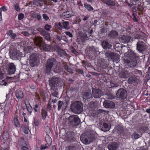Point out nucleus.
I'll return each mask as SVG.
<instances>
[{"mask_svg": "<svg viewBox=\"0 0 150 150\" xmlns=\"http://www.w3.org/2000/svg\"><path fill=\"white\" fill-rule=\"evenodd\" d=\"M127 56L126 59H124L125 66L127 67H133L135 66L137 64L136 58L137 55L134 51L129 50L127 53L125 54V55Z\"/></svg>", "mask_w": 150, "mask_h": 150, "instance_id": "nucleus-1", "label": "nucleus"}, {"mask_svg": "<svg viewBox=\"0 0 150 150\" xmlns=\"http://www.w3.org/2000/svg\"><path fill=\"white\" fill-rule=\"evenodd\" d=\"M80 139L83 143L88 144L93 142L95 138L93 134L89 132H87L81 135Z\"/></svg>", "mask_w": 150, "mask_h": 150, "instance_id": "nucleus-2", "label": "nucleus"}, {"mask_svg": "<svg viewBox=\"0 0 150 150\" xmlns=\"http://www.w3.org/2000/svg\"><path fill=\"white\" fill-rule=\"evenodd\" d=\"M80 139L83 143L88 144L93 142L95 138L93 134L89 132H87L81 135Z\"/></svg>", "mask_w": 150, "mask_h": 150, "instance_id": "nucleus-3", "label": "nucleus"}, {"mask_svg": "<svg viewBox=\"0 0 150 150\" xmlns=\"http://www.w3.org/2000/svg\"><path fill=\"white\" fill-rule=\"evenodd\" d=\"M83 105L79 101H76L72 104L71 106V111L75 114H79L83 110Z\"/></svg>", "mask_w": 150, "mask_h": 150, "instance_id": "nucleus-4", "label": "nucleus"}, {"mask_svg": "<svg viewBox=\"0 0 150 150\" xmlns=\"http://www.w3.org/2000/svg\"><path fill=\"white\" fill-rule=\"evenodd\" d=\"M106 57L109 59L112 60L113 62H119L120 61L119 56L118 54L110 51L106 52L105 54Z\"/></svg>", "mask_w": 150, "mask_h": 150, "instance_id": "nucleus-5", "label": "nucleus"}, {"mask_svg": "<svg viewBox=\"0 0 150 150\" xmlns=\"http://www.w3.org/2000/svg\"><path fill=\"white\" fill-rule=\"evenodd\" d=\"M56 62V60L54 58H50L48 60L45 66V72L48 74H49L52 68Z\"/></svg>", "mask_w": 150, "mask_h": 150, "instance_id": "nucleus-6", "label": "nucleus"}, {"mask_svg": "<svg viewBox=\"0 0 150 150\" xmlns=\"http://www.w3.org/2000/svg\"><path fill=\"white\" fill-rule=\"evenodd\" d=\"M49 84L51 88L53 90L56 88L57 87H61L62 86V84H60V82L57 77L52 78L50 81Z\"/></svg>", "mask_w": 150, "mask_h": 150, "instance_id": "nucleus-7", "label": "nucleus"}, {"mask_svg": "<svg viewBox=\"0 0 150 150\" xmlns=\"http://www.w3.org/2000/svg\"><path fill=\"white\" fill-rule=\"evenodd\" d=\"M69 123L73 126L78 125L80 123V121L77 115H73L68 118Z\"/></svg>", "mask_w": 150, "mask_h": 150, "instance_id": "nucleus-8", "label": "nucleus"}, {"mask_svg": "<svg viewBox=\"0 0 150 150\" xmlns=\"http://www.w3.org/2000/svg\"><path fill=\"white\" fill-rule=\"evenodd\" d=\"M146 46L145 43L142 41H138L137 43V49L140 52H142L146 50Z\"/></svg>", "mask_w": 150, "mask_h": 150, "instance_id": "nucleus-9", "label": "nucleus"}, {"mask_svg": "<svg viewBox=\"0 0 150 150\" xmlns=\"http://www.w3.org/2000/svg\"><path fill=\"white\" fill-rule=\"evenodd\" d=\"M38 45L40 47H42L43 50L46 51H49L50 50L51 47L49 45L45 44L43 42L42 40V38L41 37L40 40H38Z\"/></svg>", "mask_w": 150, "mask_h": 150, "instance_id": "nucleus-10", "label": "nucleus"}, {"mask_svg": "<svg viewBox=\"0 0 150 150\" xmlns=\"http://www.w3.org/2000/svg\"><path fill=\"white\" fill-rule=\"evenodd\" d=\"M132 73L129 72L128 70L125 69L122 70L120 74V77L121 78H127L132 75Z\"/></svg>", "mask_w": 150, "mask_h": 150, "instance_id": "nucleus-11", "label": "nucleus"}, {"mask_svg": "<svg viewBox=\"0 0 150 150\" xmlns=\"http://www.w3.org/2000/svg\"><path fill=\"white\" fill-rule=\"evenodd\" d=\"M16 70V68L14 64L11 63L8 66V69L7 74H14Z\"/></svg>", "mask_w": 150, "mask_h": 150, "instance_id": "nucleus-12", "label": "nucleus"}, {"mask_svg": "<svg viewBox=\"0 0 150 150\" xmlns=\"http://www.w3.org/2000/svg\"><path fill=\"white\" fill-rule=\"evenodd\" d=\"M65 141L71 142L74 140V133L71 132H67L65 135Z\"/></svg>", "mask_w": 150, "mask_h": 150, "instance_id": "nucleus-13", "label": "nucleus"}, {"mask_svg": "<svg viewBox=\"0 0 150 150\" xmlns=\"http://www.w3.org/2000/svg\"><path fill=\"white\" fill-rule=\"evenodd\" d=\"M104 106L107 108H113L115 106V103L109 100H105L103 103Z\"/></svg>", "mask_w": 150, "mask_h": 150, "instance_id": "nucleus-14", "label": "nucleus"}, {"mask_svg": "<svg viewBox=\"0 0 150 150\" xmlns=\"http://www.w3.org/2000/svg\"><path fill=\"white\" fill-rule=\"evenodd\" d=\"M30 63L32 67H35L37 65V58L35 55L32 54L30 56Z\"/></svg>", "mask_w": 150, "mask_h": 150, "instance_id": "nucleus-15", "label": "nucleus"}, {"mask_svg": "<svg viewBox=\"0 0 150 150\" xmlns=\"http://www.w3.org/2000/svg\"><path fill=\"white\" fill-rule=\"evenodd\" d=\"M118 35V32L115 30H112L108 35V38L110 39H115Z\"/></svg>", "mask_w": 150, "mask_h": 150, "instance_id": "nucleus-16", "label": "nucleus"}, {"mask_svg": "<svg viewBox=\"0 0 150 150\" xmlns=\"http://www.w3.org/2000/svg\"><path fill=\"white\" fill-rule=\"evenodd\" d=\"M79 37L81 41L83 42H85L86 40L88 39L87 35L82 32H79Z\"/></svg>", "mask_w": 150, "mask_h": 150, "instance_id": "nucleus-17", "label": "nucleus"}, {"mask_svg": "<svg viewBox=\"0 0 150 150\" xmlns=\"http://www.w3.org/2000/svg\"><path fill=\"white\" fill-rule=\"evenodd\" d=\"M118 144L116 142H113L109 144L108 147L109 150H116L118 148Z\"/></svg>", "mask_w": 150, "mask_h": 150, "instance_id": "nucleus-18", "label": "nucleus"}, {"mask_svg": "<svg viewBox=\"0 0 150 150\" xmlns=\"http://www.w3.org/2000/svg\"><path fill=\"white\" fill-rule=\"evenodd\" d=\"M139 81V79L134 76L129 77L128 80V82L129 84L134 83L136 84H138Z\"/></svg>", "mask_w": 150, "mask_h": 150, "instance_id": "nucleus-19", "label": "nucleus"}, {"mask_svg": "<svg viewBox=\"0 0 150 150\" xmlns=\"http://www.w3.org/2000/svg\"><path fill=\"white\" fill-rule=\"evenodd\" d=\"M101 45L103 48L104 49H110L112 47V45L105 40H103L102 42Z\"/></svg>", "mask_w": 150, "mask_h": 150, "instance_id": "nucleus-20", "label": "nucleus"}, {"mask_svg": "<svg viewBox=\"0 0 150 150\" xmlns=\"http://www.w3.org/2000/svg\"><path fill=\"white\" fill-rule=\"evenodd\" d=\"M130 38L131 37L129 36L123 35L120 38L119 40L121 42L124 43L129 42Z\"/></svg>", "mask_w": 150, "mask_h": 150, "instance_id": "nucleus-21", "label": "nucleus"}, {"mask_svg": "<svg viewBox=\"0 0 150 150\" xmlns=\"http://www.w3.org/2000/svg\"><path fill=\"white\" fill-rule=\"evenodd\" d=\"M100 128L102 130L105 132L109 130L110 127L107 123H104L103 124V125H101L100 126Z\"/></svg>", "mask_w": 150, "mask_h": 150, "instance_id": "nucleus-22", "label": "nucleus"}, {"mask_svg": "<svg viewBox=\"0 0 150 150\" xmlns=\"http://www.w3.org/2000/svg\"><path fill=\"white\" fill-rule=\"evenodd\" d=\"M72 16L71 12L66 11L64 12L62 14L61 17L64 19L69 18Z\"/></svg>", "mask_w": 150, "mask_h": 150, "instance_id": "nucleus-23", "label": "nucleus"}, {"mask_svg": "<svg viewBox=\"0 0 150 150\" xmlns=\"http://www.w3.org/2000/svg\"><path fill=\"white\" fill-rule=\"evenodd\" d=\"M17 110H16L13 119V121L15 126L17 127H18L19 121H18V112Z\"/></svg>", "mask_w": 150, "mask_h": 150, "instance_id": "nucleus-24", "label": "nucleus"}, {"mask_svg": "<svg viewBox=\"0 0 150 150\" xmlns=\"http://www.w3.org/2000/svg\"><path fill=\"white\" fill-rule=\"evenodd\" d=\"M137 38L138 39H143L145 41L147 40V36L145 33L142 32L137 35Z\"/></svg>", "mask_w": 150, "mask_h": 150, "instance_id": "nucleus-25", "label": "nucleus"}, {"mask_svg": "<svg viewBox=\"0 0 150 150\" xmlns=\"http://www.w3.org/2000/svg\"><path fill=\"white\" fill-rule=\"evenodd\" d=\"M116 131L119 134H121L123 133L124 131V129L123 127L118 125L115 128Z\"/></svg>", "mask_w": 150, "mask_h": 150, "instance_id": "nucleus-26", "label": "nucleus"}, {"mask_svg": "<svg viewBox=\"0 0 150 150\" xmlns=\"http://www.w3.org/2000/svg\"><path fill=\"white\" fill-rule=\"evenodd\" d=\"M132 74H136L139 77L142 76V72L141 71L136 69H132Z\"/></svg>", "mask_w": 150, "mask_h": 150, "instance_id": "nucleus-27", "label": "nucleus"}, {"mask_svg": "<svg viewBox=\"0 0 150 150\" xmlns=\"http://www.w3.org/2000/svg\"><path fill=\"white\" fill-rule=\"evenodd\" d=\"M58 54L59 56L60 57L62 56L63 55H64L66 56H67V53L66 51L60 48H59L58 49Z\"/></svg>", "mask_w": 150, "mask_h": 150, "instance_id": "nucleus-28", "label": "nucleus"}, {"mask_svg": "<svg viewBox=\"0 0 150 150\" xmlns=\"http://www.w3.org/2000/svg\"><path fill=\"white\" fill-rule=\"evenodd\" d=\"M18 53L17 51L14 50L12 54H11L10 57L13 59H18Z\"/></svg>", "mask_w": 150, "mask_h": 150, "instance_id": "nucleus-29", "label": "nucleus"}, {"mask_svg": "<svg viewBox=\"0 0 150 150\" xmlns=\"http://www.w3.org/2000/svg\"><path fill=\"white\" fill-rule=\"evenodd\" d=\"M53 71L55 73L60 74L61 73L62 69L60 66L57 65L53 69Z\"/></svg>", "mask_w": 150, "mask_h": 150, "instance_id": "nucleus-30", "label": "nucleus"}, {"mask_svg": "<svg viewBox=\"0 0 150 150\" xmlns=\"http://www.w3.org/2000/svg\"><path fill=\"white\" fill-rule=\"evenodd\" d=\"M21 128L22 131L24 132L25 134H28L29 131L28 127H26L25 125H23L21 126Z\"/></svg>", "mask_w": 150, "mask_h": 150, "instance_id": "nucleus-31", "label": "nucleus"}, {"mask_svg": "<svg viewBox=\"0 0 150 150\" xmlns=\"http://www.w3.org/2000/svg\"><path fill=\"white\" fill-rule=\"evenodd\" d=\"M106 97L108 99H113L117 98V94H105Z\"/></svg>", "mask_w": 150, "mask_h": 150, "instance_id": "nucleus-32", "label": "nucleus"}, {"mask_svg": "<svg viewBox=\"0 0 150 150\" xmlns=\"http://www.w3.org/2000/svg\"><path fill=\"white\" fill-rule=\"evenodd\" d=\"M13 8L16 11H19V1L18 0L13 4Z\"/></svg>", "mask_w": 150, "mask_h": 150, "instance_id": "nucleus-33", "label": "nucleus"}, {"mask_svg": "<svg viewBox=\"0 0 150 150\" xmlns=\"http://www.w3.org/2000/svg\"><path fill=\"white\" fill-rule=\"evenodd\" d=\"M84 7L89 11H93V8L90 4L85 3L84 4Z\"/></svg>", "mask_w": 150, "mask_h": 150, "instance_id": "nucleus-34", "label": "nucleus"}, {"mask_svg": "<svg viewBox=\"0 0 150 150\" xmlns=\"http://www.w3.org/2000/svg\"><path fill=\"white\" fill-rule=\"evenodd\" d=\"M20 146H28V144L27 143L26 141L24 140V139L23 137H21Z\"/></svg>", "mask_w": 150, "mask_h": 150, "instance_id": "nucleus-35", "label": "nucleus"}, {"mask_svg": "<svg viewBox=\"0 0 150 150\" xmlns=\"http://www.w3.org/2000/svg\"><path fill=\"white\" fill-rule=\"evenodd\" d=\"M63 68L69 73H73L72 70L68 65L66 64L63 66Z\"/></svg>", "mask_w": 150, "mask_h": 150, "instance_id": "nucleus-36", "label": "nucleus"}, {"mask_svg": "<svg viewBox=\"0 0 150 150\" xmlns=\"http://www.w3.org/2000/svg\"><path fill=\"white\" fill-rule=\"evenodd\" d=\"M105 3L108 6H115V2L111 0H105Z\"/></svg>", "mask_w": 150, "mask_h": 150, "instance_id": "nucleus-37", "label": "nucleus"}, {"mask_svg": "<svg viewBox=\"0 0 150 150\" xmlns=\"http://www.w3.org/2000/svg\"><path fill=\"white\" fill-rule=\"evenodd\" d=\"M45 131L47 133V135L46 136V140H47V139L48 138L50 141L51 140L49 138V135L48 134L50 133V130L49 127L47 126L45 128ZM47 142V141H46Z\"/></svg>", "mask_w": 150, "mask_h": 150, "instance_id": "nucleus-38", "label": "nucleus"}, {"mask_svg": "<svg viewBox=\"0 0 150 150\" xmlns=\"http://www.w3.org/2000/svg\"><path fill=\"white\" fill-rule=\"evenodd\" d=\"M92 94H102V91L99 89L92 88Z\"/></svg>", "mask_w": 150, "mask_h": 150, "instance_id": "nucleus-39", "label": "nucleus"}, {"mask_svg": "<svg viewBox=\"0 0 150 150\" xmlns=\"http://www.w3.org/2000/svg\"><path fill=\"white\" fill-rule=\"evenodd\" d=\"M66 150H76V149L75 146L71 145L67 146L66 148Z\"/></svg>", "mask_w": 150, "mask_h": 150, "instance_id": "nucleus-40", "label": "nucleus"}, {"mask_svg": "<svg viewBox=\"0 0 150 150\" xmlns=\"http://www.w3.org/2000/svg\"><path fill=\"white\" fill-rule=\"evenodd\" d=\"M116 94H127L126 91L124 88H120L119 89Z\"/></svg>", "mask_w": 150, "mask_h": 150, "instance_id": "nucleus-41", "label": "nucleus"}, {"mask_svg": "<svg viewBox=\"0 0 150 150\" xmlns=\"http://www.w3.org/2000/svg\"><path fill=\"white\" fill-rule=\"evenodd\" d=\"M110 84L109 85V87L110 88H112L114 87H117L119 85L117 83H115L114 82H113L112 81L110 82Z\"/></svg>", "mask_w": 150, "mask_h": 150, "instance_id": "nucleus-42", "label": "nucleus"}, {"mask_svg": "<svg viewBox=\"0 0 150 150\" xmlns=\"http://www.w3.org/2000/svg\"><path fill=\"white\" fill-rule=\"evenodd\" d=\"M58 110H59L63 108V105L64 104L63 102L61 101H59L58 102Z\"/></svg>", "mask_w": 150, "mask_h": 150, "instance_id": "nucleus-43", "label": "nucleus"}, {"mask_svg": "<svg viewBox=\"0 0 150 150\" xmlns=\"http://www.w3.org/2000/svg\"><path fill=\"white\" fill-rule=\"evenodd\" d=\"M117 98L123 100L126 99L127 97V94H117Z\"/></svg>", "mask_w": 150, "mask_h": 150, "instance_id": "nucleus-44", "label": "nucleus"}, {"mask_svg": "<svg viewBox=\"0 0 150 150\" xmlns=\"http://www.w3.org/2000/svg\"><path fill=\"white\" fill-rule=\"evenodd\" d=\"M140 137V136L139 134H137L136 132H134L132 135V138L134 139H138Z\"/></svg>", "mask_w": 150, "mask_h": 150, "instance_id": "nucleus-45", "label": "nucleus"}, {"mask_svg": "<svg viewBox=\"0 0 150 150\" xmlns=\"http://www.w3.org/2000/svg\"><path fill=\"white\" fill-rule=\"evenodd\" d=\"M92 97V94H83V98L84 99L88 100Z\"/></svg>", "mask_w": 150, "mask_h": 150, "instance_id": "nucleus-46", "label": "nucleus"}, {"mask_svg": "<svg viewBox=\"0 0 150 150\" xmlns=\"http://www.w3.org/2000/svg\"><path fill=\"white\" fill-rule=\"evenodd\" d=\"M64 28L65 29H68L69 23L68 21H64L63 23Z\"/></svg>", "mask_w": 150, "mask_h": 150, "instance_id": "nucleus-47", "label": "nucleus"}, {"mask_svg": "<svg viewBox=\"0 0 150 150\" xmlns=\"http://www.w3.org/2000/svg\"><path fill=\"white\" fill-rule=\"evenodd\" d=\"M8 137V135L7 133H4L3 135V140L4 141L7 140Z\"/></svg>", "mask_w": 150, "mask_h": 150, "instance_id": "nucleus-48", "label": "nucleus"}, {"mask_svg": "<svg viewBox=\"0 0 150 150\" xmlns=\"http://www.w3.org/2000/svg\"><path fill=\"white\" fill-rule=\"evenodd\" d=\"M37 30L40 32L41 33H42V34L43 35H45V33H46V32L45 31V30L42 28H38L37 29Z\"/></svg>", "mask_w": 150, "mask_h": 150, "instance_id": "nucleus-49", "label": "nucleus"}, {"mask_svg": "<svg viewBox=\"0 0 150 150\" xmlns=\"http://www.w3.org/2000/svg\"><path fill=\"white\" fill-rule=\"evenodd\" d=\"M32 48L31 47L29 46L27 47L24 50L25 52L26 53L30 52L32 50Z\"/></svg>", "mask_w": 150, "mask_h": 150, "instance_id": "nucleus-50", "label": "nucleus"}, {"mask_svg": "<svg viewBox=\"0 0 150 150\" xmlns=\"http://www.w3.org/2000/svg\"><path fill=\"white\" fill-rule=\"evenodd\" d=\"M29 144H28V146H21V150H29L30 149L29 148Z\"/></svg>", "mask_w": 150, "mask_h": 150, "instance_id": "nucleus-51", "label": "nucleus"}, {"mask_svg": "<svg viewBox=\"0 0 150 150\" xmlns=\"http://www.w3.org/2000/svg\"><path fill=\"white\" fill-rule=\"evenodd\" d=\"M64 33L66 35L69 37L72 38L73 37L72 33L69 31H65Z\"/></svg>", "mask_w": 150, "mask_h": 150, "instance_id": "nucleus-52", "label": "nucleus"}, {"mask_svg": "<svg viewBox=\"0 0 150 150\" xmlns=\"http://www.w3.org/2000/svg\"><path fill=\"white\" fill-rule=\"evenodd\" d=\"M51 28V26L48 24H46L45 26V29L47 31H50V28Z\"/></svg>", "mask_w": 150, "mask_h": 150, "instance_id": "nucleus-53", "label": "nucleus"}, {"mask_svg": "<svg viewBox=\"0 0 150 150\" xmlns=\"http://www.w3.org/2000/svg\"><path fill=\"white\" fill-rule=\"evenodd\" d=\"M42 118L44 120L47 115V112L46 111H43L42 113Z\"/></svg>", "mask_w": 150, "mask_h": 150, "instance_id": "nucleus-54", "label": "nucleus"}, {"mask_svg": "<svg viewBox=\"0 0 150 150\" xmlns=\"http://www.w3.org/2000/svg\"><path fill=\"white\" fill-rule=\"evenodd\" d=\"M132 16L133 17V21L135 22H138V19L136 16L135 14L133 13L132 14Z\"/></svg>", "mask_w": 150, "mask_h": 150, "instance_id": "nucleus-55", "label": "nucleus"}, {"mask_svg": "<svg viewBox=\"0 0 150 150\" xmlns=\"http://www.w3.org/2000/svg\"><path fill=\"white\" fill-rule=\"evenodd\" d=\"M42 17L45 21H47L48 20L49 18L46 14L44 13L42 15Z\"/></svg>", "mask_w": 150, "mask_h": 150, "instance_id": "nucleus-56", "label": "nucleus"}, {"mask_svg": "<svg viewBox=\"0 0 150 150\" xmlns=\"http://www.w3.org/2000/svg\"><path fill=\"white\" fill-rule=\"evenodd\" d=\"M39 13L36 12H33L31 13V15L32 17L33 18H36L37 16Z\"/></svg>", "mask_w": 150, "mask_h": 150, "instance_id": "nucleus-57", "label": "nucleus"}, {"mask_svg": "<svg viewBox=\"0 0 150 150\" xmlns=\"http://www.w3.org/2000/svg\"><path fill=\"white\" fill-rule=\"evenodd\" d=\"M22 34L25 36L28 37L29 36L30 34H29L28 32L26 31H23L22 33Z\"/></svg>", "mask_w": 150, "mask_h": 150, "instance_id": "nucleus-58", "label": "nucleus"}, {"mask_svg": "<svg viewBox=\"0 0 150 150\" xmlns=\"http://www.w3.org/2000/svg\"><path fill=\"white\" fill-rule=\"evenodd\" d=\"M95 103L94 102H91L89 103V106L90 107L93 108L94 107V104Z\"/></svg>", "mask_w": 150, "mask_h": 150, "instance_id": "nucleus-59", "label": "nucleus"}, {"mask_svg": "<svg viewBox=\"0 0 150 150\" xmlns=\"http://www.w3.org/2000/svg\"><path fill=\"white\" fill-rule=\"evenodd\" d=\"M29 30H31L32 31L31 33L32 34H34L35 33L34 31H35L34 28L33 27H31L30 28Z\"/></svg>", "mask_w": 150, "mask_h": 150, "instance_id": "nucleus-60", "label": "nucleus"}, {"mask_svg": "<svg viewBox=\"0 0 150 150\" xmlns=\"http://www.w3.org/2000/svg\"><path fill=\"white\" fill-rule=\"evenodd\" d=\"M39 122L38 120L35 119L34 120V123L36 126H38L39 125Z\"/></svg>", "mask_w": 150, "mask_h": 150, "instance_id": "nucleus-61", "label": "nucleus"}, {"mask_svg": "<svg viewBox=\"0 0 150 150\" xmlns=\"http://www.w3.org/2000/svg\"><path fill=\"white\" fill-rule=\"evenodd\" d=\"M43 35L45 37V38L47 40H49L50 39V35L49 34H46L45 33V34L44 35Z\"/></svg>", "mask_w": 150, "mask_h": 150, "instance_id": "nucleus-62", "label": "nucleus"}, {"mask_svg": "<svg viewBox=\"0 0 150 150\" xmlns=\"http://www.w3.org/2000/svg\"><path fill=\"white\" fill-rule=\"evenodd\" d=\"M24 14L22 13H19V20L22 19L24 17Z\"/></svg>", "mask_w": 150, "mask_h": 150, "instance_id": "nucleus-63", "label": "nucleus"}, {"mask_svg": "<svg viewBox=\"0 0 150 150\" xmlns=\"http://www.w3.org/2000/svg\"><path fill=\"white\" fill-rule=\"evenodd\" d=\"M145 78L146 80H149L150 79V74L147 73V74L145 76Z\"/></svg>", "mask_w": 150, "mask_h": 150, "instance_id": "nucleus-64", "label": "nucleus"}]
</instances>
